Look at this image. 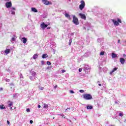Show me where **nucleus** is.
Segmentation results:
<instances>
[{
    "mask_svg": "<svg viewBox=\"0 0 126 126\" xmlns=\"http://www.w3.org/2000/svg\"><path fill=\"white\" fill-rule=\"evenodd\" d=\"M83 98L85 99V100H91L93 97L92 95L90 94H85L83 95Z\"/></svg>",
    "mask_w": 126,
    "mask_h": 126,
    "instance_id": "f257e3e1",
    "label": "nucleus"
},
{
    "mask_svg": "<svg viewBox=\"0 0 126 126\" xmlns=\"http://www.w3.org/2000/svg\"><path fill=\"white\" fill-rule=\"evenodd\" d=\"M72 22L74 23V24H75V25H78V24H79V22H78V18H77V17H76L75 15L73 16Z\"/></svg>",
    "mask_w": 126,
    "mask_h": 126,
    "instance_id": "f03ea898",
    "label": "nucleus"
},
{
    "mask_svg": "<svg viewBox=\"0 0 126 126\" xmlns=\"http://www.w3.org/2000/svg\"><path fill=\"white\" fill-rule=\"evenodd\" d=\"M81 4L79 5V8L80 10H82L83 8L85 7V2L83 0L80 1Z\"/></svg>",
    "mask_w": 126,
    "mask_h": 126,
    "instance_id": "7ed1b4c3",
    "label": "nucleus"
},
{
    "mask_svg": "<svg viewBox=\"0 0 126 126\" xmlns=\"http://www.w3.org/2000/svg\"><path fill=\"white\" fill-rule=\"evenodd\" d=\"M40 27L42 28V30H45V28H47L48 27V25L45 24V23H41L40 24Z\"/></svg>",
    "mask_w": 126,
    "mask_h": 126,
    "instance_id": "20e7f679",
    "label": "nucleus"
},
{
    "mask_svg": "<svg viewBox=\"0 0 126 126\" xmlns=\"http://www.w3.org/2000/svg\"><path fill=\"white\" fill-rule=\"evenodd\" d=\"M42 2H43L44 4L46 5H49V4H52V2L49 1L47 0H42Z\"/></svg>",
    "mask_w": 126,
    "mask_h": 126,
    "instance_id": "39448f33",
    "label": "nucleus"
},
{
    "mask_svg": "<svg viewBox=\"0 0 126 126\" xmlns=\"http://www.w3.org/2000/svg\"><path fill=\"white\" fill-rule=\"evenodd\" d=\"M79 16H80L82 19H84V20H86V16L84 14L79 13Z\"/></svg>",
    "mask_w": 126,
    "mask_h": 126,
    "instance_id": "423d86ee",
    "label": "nucleus"
},
{
    "mask_svg": "<svg viewBox=\"0 0 126 126\" xmlns=\"http://www.w3.org/2000/svg\"><path fill=\"white\" fill-rule=\"evenodd\" d=\"M11 5H12V4L11 2H6L5 4V6H6V7H7V8L11 7Z\"/></svg>",
    "mask_w": 126,
    "mask_h": 126,
    "instance_id": "0eeeda50",
    "label": "nucleus"
},
{
    "mask_svg": "<svg viewBox=\"0 0 126 126\" xmlns=\"http://www.w3.org/2000/svg\"><path fill=\"white\" fill-rule=\"evenodd\" d=\"M22 41L24 44H26V42H27V38L23 37L22 38Z\"/></svg>",
    "mask_w": 126,
    "mask_h": 126,
    "instance_id": "6e6552de",
    "label": "nucleus"
},
{
    "mask_svg": "<svg viewBox=\"0 0 126 126\" xmlns=\"http://www.w3.org/2000/svg\"><path fill=\"white\" fill-rule=\"evenodd\" d=\"M125 59L123 58H120V62L122 63V64H125Z\"/></svg>",
    "mask_w": 126,
    "mask_h": 126,
    "instance_id": "1a4fd4ad",
    "label": "nucleus"
},
{
    "mask_svg": "<svg viewBox=\"0 0 126 126\" xmlns=\"http://www.w3.org/2000/svg\"><path fill=\"white\" fill-rule=\"evenodd\" d=\"M114 25H116V26H119V23L118 21H115V20H112Z\"/></svg>",
    "mask_w": 126,
    "mask_h": 126,
    "instance_id": "9d476101",
    "label": "nucleus"
},
{
    "mask_svg": "<svg viewBox=\"0 0 126 126\" xmlns=\"http://www.w3.org/2000/svg\"><path fill=\"white\" fill-rule=\"evenodd\" d=\"M7 104L8 107H10L11 106H12L13 105V102H12V101H8L7 102Z\"/></svg>",
    "mask_w": 126,
    "mask_h": 126,
    "instance_id": "9b49d317",
    "label": "nucleus"
},
{
    "mask_svg": "<svg viewBox=\"0 0 126 126\" xmlns=\"http://www.w3.org/2000/svg\"><path fill=\"white\" fill-rule=\"evenodd\" d=\"M118 70V68L117 67H115L113 68V69L112 70V71H111L110 72V74H112L113 72H115V71H116V70Z\"/></svg>",
    "mask_w": 126,
    "mask_h": 126,
    "instance_id": "f8f14e48",
    "label": "nucleus"
},
{
    "mask_svg": "<svg viewBox=\"0 0 126 126\" xmlns=\"http://www.w3.org/2000/svg\"><path fill=\"white\" fill-rule=\"evenodd\" d=\"M32 11L33 12H38V10H37V9L34 7H32Z\"/></svg>",
    "mask_w": 126,
    "mask_h": 126,
    "instance_id": "ddd939ff",
    "label": "nucleus"
},
{
    "mask_svg": "<svg viewBox=\"0 0 126 126\" xmlns=\"http://www.w3.org/2000/svg\"><path fill=\"white\" fill-rule=\"evenodd\" d=\"M87 109L88 110H92V109H93V106H92V105H88L87 106Z\"/></svg>",
    "mask_w": 126,
    "mask_h": 126,
    "instance_id": "4468645a",
    "label": "nucleus"
},
{
    "mask_svg": "<svg viewBox=\"0 0 126 126\" xmlns=\"http://www.w3.org/2000/svg\"><path fill=\"white\" fill-rule=\"evenodd\" d=\"M5 54H9L10 53V49H7L5 50Z\"/></svg>",
    "mask_w": 126,
    "mask_h": 126,
    "instance_id": "2eb2a0df",
    "label": "nucleus"
},
{
    "mask_svg": "<svg viewBox=\"0 0 126 126\" xmlns=\"http://www.w3.org/2000/svg\"><path fill=\"white\" fill-rule=\"evenodd\" d=\"M37 58H38V55L37 54H35L33 56V60H36Z\"/></svg>",
    "mask_w": 126,
    "mask_h": 126,
    "instance_id": "dca6fc26",
    "label": "nucleus"
},
{
    "mask_svg": "<svg viewBox=\"0 0 126 126\" xmlns=\"http://www.w3.org/2000/svg\"><path fill=\"white\" fill-rule=\"evenodd\" d=\"M42 59H46L48 58V55L47 54H43L42 56Z\"/></svg>",
    "mask_w": 126,
    "mask_h": 126,
    "instance_id": "f3484780",
    "label": "nucleus"
},
{
    "mask_svg": "<svg viewBox=\"0 0 126 126\" xmlns=\"http://www.w3.org/2000/svg\"><path fill=\"white\" fill-rule=\"evenodd\" d=\"M0 109L1 110H3V109H5V106L3 104H2L1 105H0Z\"/></svg>",
    "mask_w": 126,
    "mask_h": 126,
    "instance_id": "a211bd4d",
    "label": "nucleus"
},
{
    "mask_svg": "<svg viewBox=\"0 0 126 126\" xmlns=\"http://www.w3.org/2000/svg\"><path fill=\"white\" fill-rule=\"evenodd\" d=\"M117 56L115 53H112V58H117Z\"/></svg>",
    "mask_w": 126,
    "mask_h": 126,
    "instance_id": "6ab92c4d",
    "label": "nucleus"
},
{
    "mask_svg": "<svg viewBox=\"0 0 126 126\" xmlns=\"http://www.w3.org/2000/svg\"><path fill=\"white\" fill-rule=\"evenodd\" d=\"M65 17H66L67 18H70V16L69 15V14H67V13H65Z\"/></svg>",
    "mask_w": 126,
    "mask_h": 126,
    "instance_id": "aec40b11",
    "label": "nucleus"
},
{
    "mask_svg": "<svg viewBox=\"0 0 126 126\" xmlns=\"http://www.w3.org/2000/svg\"><path fill=\"white\" fill-rule=\"evenodd\" d=\"M9 85H10V89H12V87L14 86V84L12 83L10 84Z\"/></svg>",
    "mask_w": 126,
    "mask_h": 126,
    "instance_id": "412c9836",
    "label": "nucleus"
},
{
    "mask_svg": "<svg viewBox=\"0 0 126 126\" xmlns=\"http://www.w3.org/2000/svg\"><path fill=\"white\" fill-rule=\"evenodd\" d=\"M59 115L62 117L63 119H65V116H64V115H63V114L62 113V114H59Z\"/></svg>",
    "mask_w": 126,
    "mask_h": 126,
    "instance_id": "4be33fe9",
    "label": "nucleus"
},
{
    "mask_svg": "<svg viewBox=\"0 0 126 126\" xmlns=\"http://www.w3.org/2000/svg\"><path fill=\"white\" fill-rule=\"evenodd\" d=\"M44 109H48V104H44V106L43 107Z\"/></svg>",
    "mask_w": 126,
    "mask_h": 126,
    "instance_id": "5701e85b",
    "label": "nucleus"
},
{
    "mask_svg": "<svg viewBox=\"0 0 126 126\" xmlns=\"http://www.w3.org/2000/svg\"><path fill=\"white\" fill-rule=\"evenodd\" d=\"M100 55L101 56H104V55H105V52H104V51L101 52L100 53Z\"/></svg>",
    "mask_w": 126,
    "mask_h": 126,
    "instance_id": "b1692460",
    "label": "nucleus"
},
{
    "mask_svg": "<svg viewBox=\"0 0 126 126\" xmlns=\"http://www.w3.org/2000/svg\"><path fill=\"white\" fill-rule=\"evenodd\" d=\"M47 64H48V65H51V64H52V63H51V62H50L49 61H47Z\"/></svg>",
    "mask_w": 126,
    "mask_h": 126,
    "instance_id": "393cba45",
    "label": "nucleus"
},
{
    "mask_svg": "<svg viewBox=\"0 0 126 126\" xmlns=\"http://www.w3.org/2000/svg\"><path fill=\"white\" fill-rule=\"evenodd\" d=\"M118 22H119V23H122V20L120 19H118Z\"/></svg>",
    "mask_w": 126,
    "mask_h": 126,
    "instance_id": "a878e982",
    "label": "nucleus"
},
{
    "mask_svg": "<svg viewBox=\"0 0 126 126\" xmlns=\"http://www.w3.org/2000/svg\"><path fill=\"white\" fill-rule=\"evenodd\" d=\"M119 116H120V117H123V116H124V114H123V113L120 112V113H119Z\"/></svg>",
    "mask_w": 126,
    "mask_h": 126,
    "instance_id": "bb28decb",
    "label": "nucleus"
},
{
    "mask_svg": "<svg viewBox=\"0 0 126 126\" xmlns=\"http://www.w3.org/2000/svg\"><path fill=\"white\" fill-rule=\"evenodd\" d=\"M79 92H80V93H84V90H81L79 91Z\"/></svg>",
    "mask_w": 126,
    "mask_h": 126,
    "instance_id": "cd10ccee",
    "label": "nucleus"
},
{
    "mask_svg": "<svg viewBox=\"0 0 126 126\" xmlns=\"http://www.w3.org/2000/svg\"><path fill=\"white\" fill-rule=\"evenodd\" d=\"M97 83H98V85H99V86H102V85H101V84H99L100 83V81H98L97 82Z\"/></svg>",
    "mask_w": 126,
    "mask_h": 126,
    "instance_id": "c85d7f7f",
    "label": "nucleus"
},
{
    "mask_svg": "<svg viewBox=\"0 0 126 126\" xmlns=\"http://www.w3.org/2000/svg\"><path fill=\"white\" fill-rule=\"evenodd\" d=\"M5 81H6V82H9L10 81V80H9L8 79H6Z\"/></svg>",
    "mask_w": 126,
    "mask_h": 126,
    "instance_id": "c756f323",
    "label": "nucleus"
},
{
    "mask_svg": "<svg viewBox=\"0 0 126 126\" xmlns=\"http://www.w3.org/2000/svg\"><path fill=\"white\" fill-rule=\"evenodd\" d=\"M41 64L42 65H44V64H45V62L43 61H41Z\"/></svg>",
    "mask_w": 126,
    "mask_h": 126,
    "instance_id": "7c9ffc66",
    "label": "nucleus"
},
{
    "mask_svg": "<svg viewBox=\"0 0 126 126\" xmlns=\"http://www.w3.org/2000/svg\"><path fill=\"white\" fill-rule=\"evenodd\" d=\"M27 112L28 113H29V112H30V109H29V108L27 109Z\"/></svg>",
    "mask_w": 126,
    "mask_h": 126,
    "instance_id": "2f4dec72",
    "label": "nucleus"
},
{
    "mask_svg": "<svg viewBox=\"0 0 126 126\" xmlns=\"http://www.w3.org/2000/svg\"><path fill=\"white\" fill-rule=\"evenodd\" d=\"M7 124L8 125H9V126H10V122H9V121L8 120L7 121Z\"/></svg>",
    "mask_w": 126,
    "mask_h": 126,
    "instance_id": "473e14b6",
    "label": "nucleus"
},
{
    "mask_svg": "<svg viewBox=\"0 0 126 126\" xmlns=\"http://www.w3.org/2000/svg\"><path fill=\"white\" fill-rule=\"evenodd\" d=\"M11 13L12 14H15V12L14 11H12Z\"/></svg>",
    "mask_w": 126,
    "mask_h": 126,
    "instance_id": "72a5a7b5",
    "label": "nucleus"
},
{
    "mask_svg": "<svg viewBox=\"0 0 126 126\" xmlns=\"http://www.w3.org/2000/svg\"><path fill=\"white\" fill-rule=\"evenodd\" d=\"M69 43H72V39H70L69 40Z\"/></svg>",
    "mask_w": 126,
    "mask_h": 126,
    "instance_id": "f704fd0d",
    "label": "nucleus"
},
{
    "mask_svg": "<svg viewBox=\"0 0 126 126\" xmlns=\"http://www.w3.org/2000/svg\"><path fill=\"white\" fill-rule=\"evenodd\" d=\"M70 93L73 94V93H74V92H73V91H72V90H70Z\"/></svg>",
    "mask_w": 126,
    "mask_h": 126,
    "instance_id": "c9c22d12",
    "label": "nucleus"
},
{
    "mask_svg": "<svg viewBox=\"0 0 126 126\" xmlns=\"http://www.w3.org/2000/svg\"><path fill=\"white\" fill-rule=\"evenodd\" d=\"M79 72H81V71H82V69L80 68L79 69Z\"/></svg>",
    "mask_w": 126,
    "mask_h": 126,
    "instance_id": "e433bc0d",
    "label": "nucleus"
},
{
    "mask_svg": "<svg viewBox=\"0 0 126 126\" xmlns=\"http://www.w3.org/2000/svg\"><path fill=\"white\" fill-rule=\"evenodd\" d=\"M62 73L65 72V70H62Z\"/></svg>",
    "mask_w": 126,
    "mask_h": 126,
    "instance_id": "4c0bfd02",
    "label": "nucleus"
},
{
    "mask_svg": "<svg viewBox=\"0 0 126 126\" xmlns=\"http://www.w3.org/2000/svg\"><path fill=\"white\" fill-rule=\"evenodd\" d=\"M12 41H15V38L14 37H12Z\"/></svg>",
    "mask_w": 126,
    "mask_h": 126,
    "instance_id": "58836bf2",
    "label": "nucleus"
},
{
    "mask_svg": "<svg viewBox=\"0 0 126 126\" xmlns=\"http://www.w3.org/2000/svg\"><path fill=\"white\" fill-rule=\"evenodd\" d=\"M30 124H33V121L32 120H31L30 121Z\"/></svg>",
    "mask_w": 126,
    "mask_h": 126,
    "instance_id": "ea45409f",
    "label": "nucleus"
},
{
    "mask_svg": "<svg viewBox=\"0 0 126 126\" xmlns=\"http://www.w3.org/2000/svg\"><path fill=\"white\" fill-rule=\"evenodd\" d=\"M44 90V87H41L40 88V90Z\"/></svg>",
    "mask_w": 126,
    "mask_h": 126,
    "instance_id": "a19ab883",
    "label": "nucleus"
},
{
    "mask_svg": "<svg viewBox=\"0 0 126 126\" xmlns=\"http://www.w3.org/2000/svg\"><path fill=\"white\" fill-rule=\"evenodd\" d=\"M57 87H58V86H57V85L55 86L54 87V89H56L57 88Z\"/></svg>",
    "mask_w": 126,
    "mask_h": 126,
    "instance_id": "79ce46f5",
    "label": "nucleus"
},
{
    "mask_svg": "<svg viewBox=\"0 0 126 126\" xmlns=\"http://www.w3.org/2000/svg\"><path fill=\"white\" fill-rule=\"evenodd\" d=\"M69 46H71V42H69Z\"/></svg>",
    "mask_w": 126,
    "mask_h": 126,
    "instance_id": "37998d69",
    "label": "nucleus"
},
{
    "mask_svg": "<svg viewBox=\"0 0 126 126\" xmlns=\"http://www.w3.org/2000/svg\"><path fill=\"white\" fill-rule=\"evenodd\" d=\"M12 9H13V10H15V8L12 7Z\"/></svg>",
    "mask_w": 126,
    "mask_h": 126,
    "instance_id": "c03bdc74",
    "label": "nucleus"
},
{
    "mask_svg": "<svg viewBox=\"0 0 126 126\" xmlns=\"http://www.w3.org/2000/svg\"><path fill=\"white\" fill-rule=\"evenodd\" d=\"M38 108H41V105H38Z\"/></svg>",
    "mask_w": 126,
    "mask_h": 126,
    "instance_id": "a18cd8bd",
    "label": "nucleus"
},
{
    "mask_svg": "<svg viewBox=\"0 0 126 126\" xmlns=\"http://www.w3.org/2000/svg\"><path fill=\"white\" fill-rule=\"evenodd\" d=\"M47 29H51V27H47Z\"/></svg>",
    "mask_w": 126,
    "mask_h": 126,
    "instance_id": "49530a36",
    "label": "nucleus"
},
{
    "mask_svg": "<svg viewBox=\"0 0 126 126\" xmlns=\"http://www.w3.org/2000/svg\"><path fill=\"white\" fill-rule=\"evenodd\" d=\"M67 110H70V108H67L65 111H66Z\"/></svg>",
    "mask_w": 126,
    "mask_h": 126,
    "instance_id": "de8ad7c7",
    "label": "nucleus"
},
{
    "mask_svg": "<svg viewBox=\"0 0 126 126\" xmlns=\"http://www.w3.org/2000/svg\"><path fill=\"white\" fill-rule=\"evenodd\" d=\"M123 56H124V57H126V54H124Z\"/></svg>",
    "mask_w": 126,
    "mask_h": 126,
    "instance_id": "09e8293b",
    "label": "nucleus"
},
{
    "mask_svg": "<svg viewBox=\"0 0 126 126\" xmlns=\"http://www.w3.org/2000/svg\"><path fill=\"white\" fill-rule=\"evenodd\" d=\"M124 123H126V119L125 120Z\"/></svg>",
    "mask_w": 126,
    "mask_h": 126,
    "instance_id": "8fccbe9b",
    "label": "nucleus"
},
{
    "mask_svg": "<svg viewBox=\"0 0 126 126\" xmlns=\"http://www.w3.org/2000/svg\"><path fill=\"white\" fill-rule=\"evenodd\" d=\"M118 43H120V39L118 40Z\"/></svg>",
    "mask_w": 126,
    "mask_h": 126,
    "instance_id": "3c124183",
    "label": "nucleus"
},
{
    "mask_svg": "<svg viewBox=\"0 0 126 126\" xmlns=\"http://www.w3.org/2000/svg\"><path fill=\"white\" fill-rule=\"evenodd\" d=\"M10 110H12V107H10Z\"/></svg>",
    "mask_w": 126,
    "mask_h": 126,
    "instance_id": "603ef678",
    "label": "nucleus"
},
{
    "mask_svg": "<svg viewBox=\"0 0 126 126\" xmlns=\"http://www.w3.org/2000/svg\"><path fill=\"white\" fill-rule=\"evenodd\" d=\"M20 76H22V74H20Z\"/></svg>",
    "mask_w": 126,
    "mask_h": 126,
    "instance_id": "864d4df0",
    "label": "nucleus"
},
{
    "mask_svg": "<svg viewBox=\"0 0 126 126\" xmlns=\"http://www.w3.org/2000/svg\"><path fill=\"white\" fill-rule=\"evenodd\" d=\"M0 90H2V88H0Z\"/></svg>",
    "mask_w": 126,
    "mask_h": 126,
    "instance_id": "5fc2aeb1",
    "label": "nucleus"
},
{
    "mask_svg": "<svg viewBox=\"0 0 126 126\" xmlns=\"http://www.w3.org/2000/svg\"><path fill=\"white\" fill-rule=\"evenodd\" d=\"M53 119H55V117H54Z\"/></svg>",
    "mask_w": 126,
    "mask_h": 126,
    "instance_id": "6e6d98bb",
    "label": "nucleus"
}]
</instances>
